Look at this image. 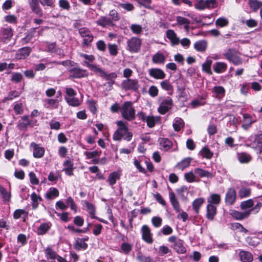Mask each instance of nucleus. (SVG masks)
Listing matches in <instances>:
<instances>
[{"instance_id":"1a4fd4ad","label":"nucleus","mask_w":262,"mask_h":262,"mask_svg":"<svg viewBox=\"0 0 262 262\" xmlns=\"http://www.w3.org/2000/svg\"><path fill=\"white\" fill-rule=\"evenodd\" d=\"M79 33L83 38V45L88 46L93 41L94 37L89 29L81 28L79 29Z\"/></svg>"},{"instance_id":"7c9ffc66","label":"nucleus","mask_w":262,"mask_h":262,"mask_svg":"<svg viewBox=\"0 0 262 262\" xmlns=\"http://www.w3.org/2000/svg\"><path fill=\"white\" fill-rule=\"evenodd\" d=\"M59 192L58 189L55 187H51L45 194V198L47 200H53L59 196Z\"/></svg>"},{"instance_id":"6ab92c4d","label":"nucleus","mask_w":262,"mask_h":262,"mask_svg":"<svg viewBox=\"0 0 262 262\" xmlns=\"http://www.w3.org/2000/svg\"><path fill=\"white\" fill-rule=\"evenodd\" d=\"M158 142L160 146V148L164 151H167L172 146L171 141L167 138H160Z\"/></svg>"},{"instance_id":"603ef678","label":"nucleus","mask_w":262,"mask_h":262,"mask_svg":"<svg viewBox=\"0 0 262 262\" xmlns=\"http://www.w3.org/2000/svg\"><path fill=\"white\" fill-rule=\"evenodd\" d=\"M45 254L47 259L52 260L56 259L58 255L57 253L51 248H47L45 250Z\"/></svg>"},{"instance_id":"c03bdc74","label":"nucleus","mask_w":262,"mask_h":262,"mask_svg":"<svg viewBox=\"0 0 262 262\" xmlns=\"http://www.w3.org/2000/svg\"><path fill=\"white\" fill-rule=\"evenodd\" d=\"M130 30L133 34L135 35H141L143 32V28L139 24H132L130 25Z\"/></svg>"},{"instance_id":"9d476101","label":"nucleus","mask_w":262,"mask_h":262,"mask_svg":"<svg viewBox=\"0 0 262 262\" xmlns=\"http://www.w3.org/2000/svg\"><path fill=\"white\" fill-rule=\"evenodd\" d=\"M69 76L73 78H81L88 76V73L85 70L74 67L69 70Z\"/></svg>"},{"instance_id":"338daca9","label":"nucleus","mask_w":262,"mask_h":262,"mask_svg":"<svg viewBox=\"0 0 262 262\" xmlns=\"http://www.w3.org/2000/svg\"><path fill=\"white\" fill-rule=\"evenodd\" d=\"M48 51L52 53H57L59 55L62 54V51H61L59 49H57L56 45L55 43H50L48 46Z\"/></svg>"},{"instance_id":"f03ea898","label":"nucleus","mask_w":262,"mask_h":262,"mask_svg":"<svg viewBox=\"0 0 262 262\" xmlns=\"http://www.w3.org/2000/svg\"><path fill=\"white\" fill-rule=\"evenodd\" d=\"M122 117L125 120L131 121L136 118V111L131 101L125 102L121 107Z\"/></svg>"},{"instance_id":"bb28decb","label":"nucleus","mask_w":262,"mask_h":262,"mask_svg":"<svg viewBox=\"0 0 262 262\" xmlns=\"http://www.w3.org/2000/svg\"><path fill=\"white\" fill-rule=\"evenodd\" d=\"M30 124L28 116L26 115L21 117V120L18 122L17 127L19 130H26Z\"/></svg>"},{"instance_id":"5701e85b","label":"nucleus","mask_w":262,"mask_h":262,"mask_svg":"<svg viewBox=\"0 0 262 262\" xmlns=\"http://www.w3.org/2000/svg\"><path fill=\"white\" fill-rule=\"evenodd\" d=\"M13 216L15 220H18L20 218H22L23 222H25L26 219L28 218V212L24 209H18L14 211Z\"/></svg>"},{"instance_id":"de8ad7c7","label":"nucleus","mask_w":262,"mask_h":262,"mask_svg":"<svg viewBox=\"0 0 262 262\" xmlns=\"http://www.w3.org/2000/svg\"><path fill=\"white\" fill-rule=\"evenodd\" d=\"M251 190L249 187H243L238 191V196L243 199L250 196Z\"/></svg>"},{"instance_id":"ddd939ff","label":"nucleus","mask_w":262,"mask_h":262,"mask_svg":"<svg viewBox=\"0 0 262 262\" xmlns=\"http://www.w3.org/2000/svg\"><path fill=\"white\" fill-rule=\"evenodd\" d=\"M142 238L143 241L148 244L153 243L152 233L149 227L147 225H143L141 228Z\"/></svg>"},{"instance_id":"2eb2a0df","label":"nucleus","mask_w":262,"mask_h":262,"mask_svg":"<svg viewBox=\"0 0 262 262\" xmlns=\"http://www.w3.org/2000/svg\"><path fill=\"white\" fill-rule=\"evenodd\" d=\"M96 24L103 28L113 27L115 25L110 17L106 16H100L96 21Z\"/></svg>"},{"instance_id":"f8f14e48","label":"nucleus","mask_w":262,"mask_h":262,"mask_svg":"<svg viewBox=\"0 0 262 262\" xmlns=\"http://www.w3.org/2000/svg\"><path fill=\"white\" fill-rule=\"evenodd\" d=\"M13 36V30L11 28H3L0 31V40L4 43L10 41Z\"/></svg>"},{"instance_id":"4c0bfd02","label":"nucleus","mask_w":262,"mask_h":262,"mask_svg":"<svg viewBox=\"0 0 262 262\" xmlns=\"http://www.w3.org/2000/svg\"><path fill=\"white\" fill-rule=\"evenodd\" d=\"M64 99L69 105L73 107L79 106L82 102V100L79 99L75 96L71 98H64Z\"/></svg>"},{"instance_id":"13d9d810","label":"nucleus","mask_w":262,"mask_h":262,"mask_svg":"<svg viewBox=\"0 0 262 262\" xmlns=\"http://www.w3.org/2000/svg\"><path fill=\"white\" fill-rule=\"evenodd\" d=\"M238 160L240 163H247L251 161V157L246 153H241L238 155Z\"/></svg>"},{"instance_id":"7ed1b4c3","label":"nucleus","mask_w":262,"mask_h":262,"mask_svg":"<svg viewBox=\"0 0 262 262\" xmlns=\"http://www.w3.org/2000/svg\"><path fill=\"white\" fill-rule=\"evenodd\" d=\"M168 241L171 244V247L178 253L184 254L186 252L184 241L177 236L171 235L168 237Z\"/></svg>"},{"instance_id":"8fccbe9b","label":"nucleus","mask_w":262,"mask_h":262,"mask_svg":"<svg viewBox=\"0 0 262 262\" xmlns=\"http://www.w3.org/2000/svg\"><path fill=\"white\" fill-rule=\"evenodd\" d=\"M75 248L77 250H85L88 248V244L84 242V239L78 238L75 244Z\"/></svg>"},{"instance_id":"69168bd1","label":"nucleus","mask_w":262,"mask_h":262,"mask_svg":"<svg viewBox=\"0 0 262 262\" xmlns=\"http://www.w3.org/2000/svg\"><path fill=\"white\" fill-rule=\"evenodd\" d=\"M121 251L125 254H128L132 249V246L127 243H123L121 245Z\"/></svg>"},{"instance_id":"72a5a7b5","label":"nucleus","mask_w":262,"mask_h":262,"mask_svg":"<svg viewBox=\"0 0 262 262\" xmlns=\"http://www.w3.org/2000/svg\"><path fill=\"white\" fill-rule=\"evenodd\" d=\"M120 173L119 171L111 172L108 176L107 182L111 186L116 184V181L120 179Z\"/></svg>"},{"instance_id":"052dcab7","label":"nucleus","mask_w":262,"mask_h":262,"mask_svg":"<svg viewBox=\"0 0 262 262\" xmlns=\"http://www.w3.org/2000/svg\"><path fill=\"white\" fill-rule=\"evenodd\" d=\"M228 19L224 17H220L215 21V25L218 27H226L228 25Z\"/></svg>"},{"instance_id":"4468645a","label":"nucleus","mask_w":262,"mask_h":262,"mask_svg":"<svg viewBox=\"0 0 262 262\" xmlns=\"http://www.w3.org/2000/svg\"><path fill=\"white\" fill-rule=\"evenodd\" d=\"M29 6L32 11L39 17L43 16L42 11L39 6L38 0H28Z\"/></svg>"},{"instance_id":"39448f33","label":"nucleus","mask_w":262,"mask_h":262,"mask_svg":"<svg viewBox=\"0 0 262 262\" xmlns=\"http://www.w3.org/2000/svg\"><path fill=\"white\" fill-rule=\"evenodd\" d=\"M142 45V40L137 37H132L126 41V50L130 53H138Z\"/></svg>"},{"instance_id":"a878e982","label":"nucleus","mask_w":262,"mask_h":262,"mask_svg":"<svg viewBox=\"0 0 262 262\" xmlns=\"http://www.w3.org/2000/svg\"><path fill=\"white\" fill-rule=\"evenodd\" d=\"M216 214V207L214 205H211L210 204H208L207 206V213L206 217L207 218L212 221L213 220L214 216Z\"/></svg>"},{"instance_id":"dca6fc26","label":"nucleus","mask_w":262,"mask_h":262,"mask_svg":"<svg viewBox=\"0 0 262 262\" xmlns=\"http://www.w3.org/2000/svg\"><path fill=\"white\" fill-rule=\"evenodd\" d=\"M148 74L150 76L156 79H163L165 78L166 74L164 71L159 68H151L148 70Z\"/></svg>"},{"instance_id":"393cba45","label":"nucleus","mask_w":262,"mask_h":262,"mask_svg":"<svg viewBox=\"0 0 262 262\" xmlns=\"http://www.w3.org/2000/svg\"><path fill=\"white\" fill-rule=\"evenodd\" d=\"M165 60V56L160 51L157 52L152 57V61L156 64H163Z\"/></svg>"},{"instance_id":"c9c22d12","label":"nucleus","mask_w":262,"mask_h":262,"mask_svg":"<svg viewBox=\"0 0 262 262\" xmlns=\"http://www.w3.org/2000/svg\"><path fill=\"white\" fill-rule=\"evenodd\" d=\"M221 201V195L217 193L211 194V195L207 199L208 204H210L211 205H214L215 206L218 205L220 203Z\"/></svg>"},{"instance_id":"49530a36","label":"nucleus","mask_w":262,"mask_h":262,"mask_svg":"<svg viewBox=\"0 0 262 262\" xmlns=\"http://www.w3.org/2000/svg\"><path fill=\"white\" fill-rule=\"evenodd\" d=\"M176 20L179 25H184L186 31L189 30L190 20L182 16H178Z\"/></svg>"},{"instance_id":"a211bd4d","label":"nucleus","mask_w":262,"mask_h":262,"mask_svg":"<svg viewBox=\"0 0 262 262\" xmlns=\"http://www.w3.org/2000/svg\"><path fill=\"white\" fill-rule=\"evenodd\" d=\"M31 146L33 148V155L35 158H40L42 157L45 154V149L43 147L40 146L39 145L32 143Z\"/></svg>"},{"instance_id":"473e14b6","label":"nucleus","mask_w":262,"mask_h":262,"mask_svg":"<svg viewBox=\"0 0 262 262\" xmlns=\"http://www.w3.org/2000/svg\"><path fill=\"white\" fill-rule=\"evenodd\" d=\"M254 203L252 199L243 201L241 203L240 207L242 210H246V211H250V212L254 210V208H252Z\"/></svg>"},{"instance_id":"5fc2aeb1","label":"nucleus","mask_w":262,"mask_h":262,"mask_svg":"<svg viewBox=\"0 0 262 262\" xmlns=\"http://www.w3.org/2000/svg\"><path fill=\"white\" fill-rule=\"evenodd\" d=\"M0 193L4 201L9 202L10 200V192H8L6 189L2 186H0Z\"/></svg>"},{"instance_id":"864d4df0","label":"nucleus","mask_w":262,"mask_h":262,"mask_svg":"<svg viewBox=\"0 0 262 262\" xmlns=\"http://www.w3.org/2000/svg\"><path fill=\"white\" fill-rule=\"evenodd\" d=\"M212 92L214 94V96L216 97H220L224 95L225 90L223 86H216L213 88Z\"/></svg>"},{"instance_id":"aec40b11","label":"nucleus","mask_w":262,"mask_h":262,"mask_svg":"<svg viewBox=\"0 0 262 262\" xmlns=\"http://www.w3.org/2000/svg\"><path fill=\"white\" fill-rule=\"evenodd\" d=\"M83 206L84 209L88 211L92 219L96 218L95 215L96 208L93 204L89 203L87 201H84Z\"/></svg>"},{"instance_id":"a18cd8bd","label":"nucleus","mask_w":262,"mask_h":262,"mask_svg":"<svg viewBox=\"0 0 262 262\" xmlns=\"http://www.w3.org/2000/svg\"><path fill=\"white\" fill-rule=\"evenodd\" d=\"M205 99V98L203 96H199L197 99H194L191 102L190 105L193 108L204 105L206 104Z\"/></svg>"},{"instance_id":"4d7b16f0","label":"nucleus","mask_w":262,"mask_h":262,"mask_svg":"<svg viewBox=\"0 0 262 262\" xmlns=\"http://www.w3.org/2000/svg\"><path fill=\"white\" fill-rule=\"evenodd\" d=\"M87 104L90 112L94 114H96L97 112L96 102L92 99H90L87 101Z\"/></svg>"},{"instance_id":"412c9836","label":"nucleus","mask_w":262,"mask_h":262,"mask_svg":"<svg viewBox=\"0 0 262 262\" xmlns=\"http://www.w3.org/2000/svg\"><path fill=\"white\" fill-rule=\"evenodd\" d=\"M31 49L30 47H26L19 49L16 54V58L17 59L26 58L30 54Z\"/></svg>"},{"instance_id":"2f4dec72","label":"nucleus","mask_w":262,"mask_h":262,"mask_svg":"<svg viewBox=\"0 0 262 262\" xmlns=\"http://www.w3.org/2000/svg\"><path fill=\"white\" fill-rule=\"evenodd\" d=\"M192 158L190 157L186 158L180 162L177 163L176 167L181 170H184L185 168L189 166L191 162L192 161Z\"/></svg>"},{"instance_id":"c85d7f7f","label":"nucleus","mask_w":262,"mask_h":262,"mask_svg":"<svg viewBox=\"0 0 262 262\" xmlns=\"http://www.w3.org/2000/svg\"><path fill=\"white\" fill-rule=\"evenodd\" d=\"M207 48V42L205 40L196 41L194 43V48L198 52H204Z\"/></svg>"},{"instance_id":"0eeeda50","label":"nucleus","mask_w":262,"mask_h":262,"mask_svg":"<svg viewBox=\"0 0 262 262\" xmlns=\"http://www.w3.org/2000/svg\"><path fill=\"white\" fill-rule=\"evenodd\" d=\"M225 58L235 66L242 64V59L238 55L237 52L232 49H229L223 54Z\"/></svg>"},{"instance_id":"e2e57ef3","label":"nucleus","mask_w":262,"mask_h":262,"mask_svg":"<svg viewBox=\"0 0 262 262\" xmlns=\"http://www.w3.org/2000/svg\"><path fill=\"white\" fill-rule=\"evenodd\" d=\"M184 178L187 182L189 183H192L196 181V176L194 171H189L184 174Z\"/></svg>"},{"instance_id":"9b49d317","label":"nucleus","mask_w":262,"mask_h":262,"mask_svg":"<svg viewBox=\"0 0 262 262\" xmlns=\"http://www.w3.org/2000/svg\"><path fill=\"white\" fill-rule=\"evenodd\" d=\"M236 199V192L234 188L230 187L227 190L225 195V202L227 205H233Z\"/></svg>"},{"instance_id":"f704fd0d","label":"nucleus","mask_w":262,"mask_h":262,"mask_svg":"<svg viewBox=\"0 0 262 262\" xmlns=\"http://www.w3.org/2000/svg\"><path fill=\"white\" fill-rule=\"evenodd\" d=\"M227 68V64L223 62H217L213 66V70L216 73H224L226 71Z\"/></svg>"},{"instance_id":"58836bf2","label":"nucleus","mask_w":262,"mask_h":262,"mask_svg":"<svg viewBox=\"0 0 262 262\" xmlns=\"http://www.w3.org/2000/svg\"><path fill=\"white\" fill-rule=\"evenodd\" d=\"M212 63V60L207 58L202 65V70L203 72L208 74L209 75H211L212 74V72L211 70Z\"/></svg>"},{"instance_id":"774afa93","label":"nucleus","mask_w":262,"mask_h":262,"mask_svg":"<svg viewBox=\"0 0 262 262\" xmlns=\"http://www.w3.org/2000/svg\"><path fill=\"white\" fill-rule=\"evenodd\" d=\"M23 77V75L20 73H14L12 74L11 80L15 83H18L21 81Z\"/></svg>"},{"instance_id":"680f3d73","label":"nucleus","mask_w":262,"mask_h":262,"mask_svg":"<svg viewBox=\"0 0 262 262\" xmlns=\"http://www.w3.org/2000/svg\"><path fill=\"white\" fill-rule=\"evenodd\" d=\"M160 85L161 87L165 91L168 92H172L173 91V86L168 80L161 81L160 82Z\"/></svg>"},{"instance_id":"ea45409f","label":"nucleus","mask_w":262,"mask_h":262,"mask_svg":"<svg viewBox=\"0 0 262 262\" xmlns=\"http://www.w3.org/2000/svg\"><path fill=\"white\" fill-rule=\"evenodd\" d=\"M251 146L259 149L260 152L262 151V134L256 136L254 140L251 143Z\"/></svg>"},{"instance_id":"b1692460","label":"nucleus","mask_w":262,"mask_h":262,"mask_svg":"<svg viewBox=\"0 0 262 262\" xmlns=\"http://www.w3.org/2000/svg\"><path fill=\"white\" fill-rule=\"evenodd\" d=\"M230 215L236 220H242L247 218L250 214V211L241 212L234 210H231Z\"/></svg>"},{"instance_id":"37998d69","label":"nucleus","mask_w":262,"mask_h":262,"mask_svg":"<svg viewBox=\"0 0 262 262\" xmlns=\"http://www.w3.org/2000/svg\"><path fill=\"white\" fill-rule=\"evenodd\" d=\"M174 130L176 132L180 131L184 126V122L181 118H176L172 124Z\"/></svg>"},{"instance_id":"f257e3e1","label":"nucleus","mask_w":262,"mask_h":262,"mask_svg":"<svg viewBox=\"0 0 262 262\" xmlns=\"http://www.w3.org/2000/svg\"><path fill=\"white\" fill-rule=\"evenodd\" d=\"M118 128L114 132L113 139L114 141H121L122 139L130 141L133 137V134L129 131L127 123L122 120L116 122Z\"/></svg>"},{"instance_id":"20e7f679","label":"nucleus","mask_w":262,"mask_h":262,"mask_svg":"<svg viewBox=\"0 0 262 262\" xmlns=\"http://www.w3.org/2000/svg\"><path fill=\"white\" fill-rule=\"evenodd\" d=\"M159 106L158 108V112L162 115L168 112L173 105V101L169 97H162L159 98Z\"/></svg>"},{"instance_id":"bf43d9fd","label":"nucleus","mask_w":262,"mask_h":262,"mask_svg":"<svg viewBox=\"0 0 262 262\" xmlns=\"http://www.w3.org/2000/svg\"><path fill=\"white\" fill-rule=\"evenodd\" d=\"M200 155L204 158L210 159L213 156V153L208 147H203L200 152Z\"/></svg>"},{"instance_id":"e433bc0d","label":"nucleus","mask_w":262,"mask_h":262,"mask_svg":"<svg viewBox=\"0 0 262 262\" xmlns=\"http://www.w3.org/2000/svg\"><path fill=\"white\" fill-rule=\"evenodd\" d=\"M205 202V199L203 198L195 199L192 202V206L195 212L199 213L200 208Z\"/></svg>"},{"instance_id":"6e6552de","label":"nucleus","mask_w":262,"mask_h":262,"mask_svg":"<svg viewBox=\"0 0 262 262\" xmlns=\"http://www.w3.org/2000/svg\"><path fill=\"white\" fill-rule=\"evenodd\" d=\"M216 0H199L194 4V7L200 10L205 9H213L216 7Z\"/></svg>"},{"instance_id":"0e129e2a","label":"nucleus","mask_w":262,"mask_h":262,"mask_svg":"<svg viewBox=\"0 0 262 262\" xmlns=\"http://www.w3.org/2000/svg\"><path fill=\"white\" fill-rule=\"evenodd\" d=\"M249 5L251 9L256 11L262 6V3L257 0H249Z\"/></svg>"},{"instance_id":"c756f323","label":"nucleus","mask_w":262,"mask_h":262,"mask_svg":"<svg viewBox=\"0 0 262 262\" xmlns=\"http://www.w3.org/2000/svg\"><path fill=\"white\" fill-rule=\"evenodd\" d=\"M243 121L244 124L242 125V127L246 129L248 128L253 123L255 122L256 120L253 119L250 115L245 114L243 115Z\"/></svg>"},{"instance_id":"a19ab883","label":"nucleus","mask_w":262,"mask_h":262,"mask_svg":"<svg viewBox=\"0 0 262 262\" xmlns=\"http://www.w3.org/2000/svg\"><path fill=\"white\" fill-rule=\"evenodd\" d=\"M159 121L160 117L149 115L145 122H146L148 127L152 128L155 126L156 123L158 122Z\"/></svg>"},{"instance_id":"3c124183","label":"nucleus","mask_w":262,"mask_h":262,"mask_svg":"<svg viewBox=\"0 0 262 262\" xmlns=\"http://www.w3.org/2000/svg\"><path fill=\"white\" fill-rule=\"evenodd\" d=\"M194 173L196 176H198L201 178L210 177L211 176L209 172L199 168L194 169Z\"/></svg>"},{"instance_id":"cd10ccee","label":"nucleus","mask_w":262,"mask_h":262,"mask_svg":"<svg viewBox=\"0 0 262 262\" xmlns=\"http://www.w3.org/2000/svg\"><path fill=\"white\" fill-rule=\"evenodd\" d=\"M169 199L170 203L177 212H180L181 209L178 201L177 200L175 194L173 192L169 193Z\"/></svg>"},{"instance_id":"4be33fe9","label":"nucleus","mask_w":262,"mask_h":262,"mask_svg":"<svg viewBox=\"0 0 262 262\" xmlns=\"http://www.w3.org/2000/svg\"><path fill=\"white\" fill-rule=\"evenodd\" d=\"M166 36L173 46L178 45L180 43V39L173 30H168L166 32Z\"/></svg>"},{"instance_id":"6e6d98bb","label":"nucleus","mask_w":262,"mask_h":262,"mask_svg":"<svg viewBox=\"0 0 262 262\" xmlns=\"http://www.w3.org/2000/svg\"><path fill=\"white\" fill-rule=\"evenodd\" d=\"M136 259L139 262H154L151 257L144 255L140 252L138 253Z\"/></svg>"},{"instance_id":"09e8293b","label":"nucleus","mask_w":262,"mask_h":262,"mask_svg":"<svg viewBox=\"0 0 262 262\" xmlns=\"http://www.w3.org/2000/svg\"><path fill=\"white\" fill-rule=\"evenodd\" d=\"M230 228L232 230L240 232L246 233L248 231L247 229H246L240 223H238L230 224Z\"/></svg>"},{"instance_id":"79ce46f5","label":"nucleus","mask_w":262,"mask_h":262,"mask_svg":"<svg viewBox=\"0 0 262 262\" xmlns=\"http://www.w3.org/2000/svg\"><path fill=\"white\" fill-rule=\"evenodd\" d=\"M50 223H45L41 224L37 228V233L38 235L45 234L51 228Z\"/></svg>"},{"instance_id":"f3484780","label":"nucleus","mask_w":262,"mask_h":262,"mask_svg":"<svg viewBox=\"0 0 262 262\" xmlns=\"http://www.w3.org/2000/svg\"><path fill=\"white\" fill-rule=\"evenodd\" d=\"M238 256L242 262H252L253 260V256L249 251L240 250Z\"/></svg>"},{"instance_id":"423d86ee","label":"nucleus","mask_w":262,"mask_h":262,"mask_svg":"<svg viewBox=\"0 0 262 262\" xmlns=\"http://www.w3.org/2000/svg\"><path fill=\"white\" fill-rule=\"evenodd\" d=\"M121 87L125 91L137 92L140 85L138 79L127 78L122 81Z\"/></svg>"}]
</instances>
